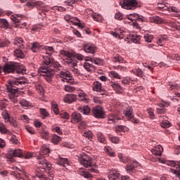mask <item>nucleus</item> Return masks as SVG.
Instances as JSON below:
<instances>
[{
	"mask_svg": "<svg viewBox=\"0 0 180 180\" xmlns=\"http://www.w3.org/2000/svg\"><path fill=\"white\" fill-rule=\"evenodd\" d=\"M114 60L115 63H123V58L122 56H115Z\"/></svg>",
	"mask_w": 180,
	"mask_h": 180,
	"instance_id": "obj_61",
	"label": "nucleus"
},
{
	"mask_svg": "<svg viewBox=\"0 0 180 180\" xmlns=\"http://www.w3.org/2000/svg\"><path fill=\"white\" fill-rule=\"evenodd\" d=\"M123 113L126 117H128V119H133V117H134V115H133V108L130 106L127 107L123 111Z\"/></svg>",
	"mask_w": 180,
	"mask_h": 180,
	"instance_id": "obj_16",
	"label": "nucleus"
},
{
	"mask_svg": "<svg viewBox=\"0 0 180 180\" xmlns=\"http://www.w3.org/2000/svg\"><path fill=\"white\" fill-rule=\"evenodd\" d=\"M31 30H32V32H40V30H41V26L33 25Z\"/></svg>",
	"mask_w": 180,
	"mask_h": 180,
	"instance_id": "obj_57",
	"label": "nucleus"
},
{
	"mask_svg": "<svg viewBox=\"0 0 180 180\" xmlns=\"http://www.w3.org/2000/svg\"><path fill=\"white\" fill-rule=\"evenodd\" d=\"M77 95L75 94H66L63 101L65 103H73V102H77Z\"/></svg>",
	"mask_w": 180,
	"mask_h": 180,
	"instance_id": "obj_12",
	"label": "nucleus"
},
{
	"mask_svg": "<svg viewBox=\"0 0 180 180\" xmlns=\"http://www.w3.org/2000/svg\"><path fill=\"white\" fill-rule=\"evenodd\" d=\"M120 176V174L117 172L116 170H112L110 172V175H108L109 180H119V177Z\"/></svg>",
	"mask_w": 180,
	"mask_h": 180,
	"instance_id": "obj_20",
	"label": "nucleus"
},
{
	"mask_svg": "<svg viewBox=\"0 0 180 180\" xmlns=\"http://www.w3.org/2000/svg\"><path fill=\"white\" fill-rule=\"evenodd\" d=\"M59 165H61L62 167L70 165V164H68V160L67 158H61L59 161Z\"/></svg>",
	"mask_w": 180,
	"mask_h": 180,
	"instance_id": "obj_42",
	"label": "nucleus"
},
{
	"mask_svg": "<svg viewBox=\"0 0 180 180\" xmlns=\"http://www.w3.org/2000/svg\"><path fill=\"white\" fill-rule=\"evenodd\" d=\"M60 117H62L63 119L68 120V119H70V114H68V112H60Z\"/></svg>",
	"mask_w": 180,
	"mask_h": 180,
	"instance_id": "obj_55",
	"label": "nucleus"
},
{
	"mask_svg": "<svg viewBox=\"0 0 180 180\" xmlns=\"http://www.w3.org/2000/svg\"><path fill=\"white\" fill-rule=\"evenodd\" d=\"M86 61H91V63L96 64V65H103V61L102 60V59L99 58L87 57V58L86 59Z\"/></svg>",
	"mask_w": 180,
	"mask_h": 180,
	"instance_id": "obj_15",
	"label": "nucleus"
},
{
	"mask_svg": "<svg viewBox=\"0 0 180 180\" xmlns=\"http://www.w3.org/2000/svg\"><path fill=\"white\" fill-rule=\"evenodd\" d=\"M23 39L19 37V38H16L14 40L13 44L14 46H18L17 49H25V46H23Z\"/></svg>",
	"mask_w": 180,
	"mask_h": 180,
	"instance_id": "obj_21",
	"label": "nucleus"
},
{
	"mask_svg": "<svg viewBox=\"0 0 180 180\" xmlns=\"http://www.w3.org/2000/svg\"><path fill=\"white\" fill-rule=\"evenodd\" d=\"M152 154L153 155H158L160 156L162 154V146L160 145H158V146H155L151 150Z\"/></svg>",
	"mask_w": 180,
	"mask_h": 180,
	"instance_id": "obj_18",
	"label": "nucleus"
},
{
	"mask_svg": "<svg viewBox=\"0 0 180 180\" xmlns=\"http://www.w3.org/2000/svg\"><path fill=\"white\" fill-rule=\"evenodd\" d=\"M3 118L6 123H9V122H11V117H9V113H8V112H3Z\"/></svg>",
	"mask_w": 180,
	"mask_h": 180,
	"instance_id": "obj_50",
	"label": "nucleus"
},
{
	"mask_svg": "<svg viewBox=\"0 0 180 180\" xmlns=\"http://www.w3.org/2000/svg\"><path fill=\"white\" fill-rule=\"evenodd\" d=\"M78 174L81 175V176H84V178H92V176H93L92 174H91L82 169H80L78 171Z\"/></svg>",
	"mask_w": 180,
	"mask_h": 180,
	"instance_id": "obj_24",
	"label": "nucleus"
},
{
	"mask_svg": "<svg viewBox=\"0 0 180 180\" xmlns=\"http://www.w3.org/2000/svg\"><path fill=\"white\" fill-rule=\"evenodd\" d=\"M180 98V94L179 93L175 94V96L172 98V101H173V102H179V98Z\"/></svg>",
	"mask_w": 180,
	"mask_h": 180,
	"instance_id": "obj_60",
	"label": "nucleus"
},
{
	"mask_svg": "<svg viewBox=\"0 0 180 180\" xmlns=\"http://www.w3.org/2000/svg\"><path fill=\"white\" fill-rule=\"evenodd\" d=\"M61 141V137L58 136V135H53L51 139V142L53 144H58Z\"/></svg>",
	"mask_w": 180,
	"mask_h": 180,
	"instance_id": "obj_44",
	"label": "nucleus"
},
{
	"mask_svg": "<svg viewBox=\"0 0 180 180\" xmlns=\"http://www.w3.org/2000/svg\"><path fill=\"white\" fill-rule=\"evenodd\" d=\"M97 139L100 143H105V136L102 133H98Z\"/></svg>",
	"mask_w": 180,
	"mask_h": 180,
	"instance_id": "obj_49",
	"label": "nucleus"
},
{
	"mask_svg": "<svg viewBox=\"0 0 180 180\" xmlns=\"http://www.w3.org/2000/svg\"><path fill=\"white\" fill-rule=\"evenodd\" d=\"M167 11H168V12H175L176 13H178V12H179V9H178L175 6H167Z\"/></svg>",
	"mask_w": 180,
	"mask_h": 180,
	"instance_id": "obj_53",
	"label": "nucleus"
},
{
	"mask_svg": "<svg viewBox=\"0 0 180 180\" xmlns=\"http://www.w3.org/2000/svg\"><path fill=\"white\" fill-rule=\"evenodd\" d=\"M141 39V37L140 35H133L131 38V41L135 43L136 44L140 43V40Z\"/></svg>",
	"mask_w": 180,
	"mask_h": 180,
	"instance_id": "obj_41",
	"label": "nucleus"
},
{
	"mask_svg": "<svg viewBox=\"0 0 180 180\" xmlns=\"http://www.w3.org/2000/svg\"><path fill=\"white\" fill-rule=\"evenodd\" d=\"M39 71V72H41V75L44 77L46 81L48 82H51V77L54 76V72L48 70L47 68H44V66H41Z\"/></svg>",
	"mask_w": 180,
	"mask_h": 180,
	"instance_id": "obj_8",
	"label": "nucleus"
},
{
	"mask_svg": "<svg viewBox=\"0 0 180 180\" xmlns=\"http://www.w3.org/2000/svg\"><path fill=\"white\" fill-rule=\"evenodd\" d=\"M8 123H10V124H12L13 127H18L19 126V124H18V121H16V120L14 119L10 120V121H8Z\"/></svg>",
	"mask_w": 180,
	"mask_h": 180,
	"instance_id": "obj_56",
	"label": "nucleus"
},
{
	"mask_svg": "<svg viewBox=\"0 0 180 180\" xmlns=\"http://www.w3.org/2000/svg\"><path fill=\"white\" fill-rule=\"evenodd\" d=\"M120 5L123 9H134L137 6V0H121Z\"/></svg>",
	"mask_w": 180,
	"mask_h": 180,
	"instance_id": "obj_6",
	"label": "nucleus"
},
{
	"mask_svg": "<svg viewBox=\"0 0 180 180\" xmlns=\"http://www.w3.org/2000/svg\"><path fill=\"white\" fill-rule=\"evenodd\" d=\"M159 108H157V113L159 115H162V113H165V109L164 108V104L160 103L158 104Z\"/></svg>",
	"mask_w": 180,
	"mask_h": 180,
	"instance_id": "obj_40",
	"label": "nucleus"
},
{
	"mask_svg": "<svg viewBox=\"0 0 180 180\" xmlns=\"http://www.w3.org/2000/svg\"><path fill=\"white\" fill-rule=\"evenodd\" d=\"M51 109L55 115H58L60 113V110H58V104L56 102L51 103Z\"/></svg>",
	"mask_w": 180,
	"mask_h": 180,
	"instance_id": "obj_31",
	"label": "nucleus"
},
{
	"mask_svg": "<svg viewBox=\"0 0 180 180\" xmlns=\"http://www.w3.org/2000/svg\"><path fill=\"white\" fill-rule=\"evenodd\" d=\"M26 86V80H22L20 79H16L14 80H8L6 84V89L8 92L12 95L18 93V91L23 89Z\"/></svg>",
	"mask_w": 180,
	"mask_h": 180,
	"instance_id": "obj_2",
	"label": "nucleus"
},
{
	"mask_svg": "<svg viewBox=\"0 0 180 180\" xmlns=\"http://www.w3.org/2000/svg\"><path fill=\"white\" fill-rule=\"evenodd\" d=\"M79 161L82 165H84L86 168H89V171H91V172H93L94 174H99V170L96 169V166H94L92 160L89 157L83 155L79 159Z\"/></svg>",
	"mask_w": 180,
	"mask_h": 180,
	"instance_id": "obj_4",
	"label": "nucleus"
},
{
	"mask_svg": "<svg viewBox=\"0 0 180 180\" xmlns=\"http://www.w3.org/2000/svg\"><path fill=\"white\" fill-rule=\"evenodd\" d=\"M93 90L96 92H101L102 91V84L96 82L94 83V86L93 87Z\"/></svg>",
	"mask_w": 180,
	"mask_h": 180,
	"instance_id": "obj_36",
	"label": "nucleus"
},
{
	"mask_svg": "<svg viewBox=\"0 0 180 180\" xmlns=\"http://www.w3.org/2000/svg\"><path fill=\"white\" fill-rule=\"evenodd\" d=\"M50 154V149L49 148L43 147L39 152V155L37 157V162L39 165H42L41 168L44 169L45 173H37L34 178H38L40 180H53L54 179V174L51 172V164L47 160H44V155Z\"/></svg>",
	"mask_w": 180,
	"mask_h": 180,
	"instance_id": "obj_1",
	"label": "nucleus"
},
{
	"mask_svg": "<svg viewBox=\"0 0 180 180\" xmlns=\"http://www.w3.org/2000/svg\"><path fill=\"white\" fill-rule=\"evenodd\" d=\"M158 8L159 11H167L168 9V3L165 1L158 3Z\"/></svg>",
	"mask_w": 180,
	"mask_h": 180,
	"instance_id": "obj_23",
	"label": "nucleus"
},
{
	"mask_svg": "<svg viewBox=\"0 0 180 180\" xmlns=\"http://www.w3.org/2000/svg\"><path fill=\"white\" fill-rule=\"evenodd\" d=\"M15 74H26V68H25L24 66H19V63H18V69L15 70Z\"/></svg>",
	"mask_w": 180,
	"mask_h": 180,
	"instance_id": "obj_35",
	"label": "nucleus"
},
{
	"mask_svg": "<svg viewBox=\"0 0 180 180\" xmlns=\"http://www.w3.org/2000/svg\"><path fill=\"white\" fill-rule=\"evenodd\" d=\"M8 158H13V157H18L22 158L23 157V152L20 149H15L14 150H11L8 153Z\"/></svg>",
	"mask_w": 180,
	"mask_h": 180,
	"instance_id": "obj_11",
	"label": "nucleus"
},
{
	"mask_svg": "<svg viewBox=\"0 0 180 180\" xmlns=\"http://www.w3.org/2000/svg\"><path fill=\"white\" fill-rule=\"evenodd\" d=\"M75 57L77 60H79V61H82V60H84V56H82V54L81 53H76L75 55Z\"/></svg>",
	"mask_w": 180,
	"mask_h": 180,
	"instance_id": "obj_62",
	"label": "nucleus"
},
{
	"mask_svg": "<svg viewBox=\"0 0 180 180\" xmlns=\"http://www.w3.org/2000/svg\"><path fill=\"white\" fill-rule=\"evenodd\" d=\"M58 74V77L60 78V81L63 82H67L68 84H74V80L72 79V74L67 70L62 68V70Z\"/></svg>",
	"mask_w": 180,
	"mask_h": 180,
	"instance_id": "obj_5",
	"label": "nucleus"
},
{
	"mask_svg": "<svg viewBox=\"0 0 180 180\" xmlns=\"http://www.w3.org/2000/svg\"><path fill=\"white\" fill-rule=\"evenodd\" d=\"M0 27H4V29L9 27V23H8L6 19H0Z\"/></svg>",
	"mask_w": 180,
	"mask_h": 180,
	"instance_id": "obj_34",
	"label": "nucleus"
},
{
	"mask_svg": "<svg viewBox=\"0 0 180 180\" xmlns=\"http://www.w3.org/2000/svg\"><path fill=\"white\" fill-rule=\"evenodd\" d=\"M132 72H134L135 75H136V77H140L141 78H143L144 77V72H143V70H141V69L140 68L132 70Z\"/></svg>",
	"mask_w": 180,
	"mask_h": 180,
	"instance_id": "obj_33",
	"label": "nucleus"
},
{
	"mask_svg": "<svg viewBox=\"0 0 180 180\" xmlns=\"http://www.w3.org/2000/svg\"><path fill=\"white\" fill-rule=\"evenodd\" d=\"M40 134L42 137V139H44V140H49V137H50V133H49V131L43 129L41 131H40Z\"/></svg>",
	"mask_w": 180,
	"mask_h": 180,
	"instance_id": "obj_29",
	"label": "nucleus"
},
{
	"mask_svg": "<svg viewBox=\"0 0 180 180\" xmlns=\"http://www.w3.org/2000/svg\"><path fill=\"white\" fill-rule=\"evenodd\" d=\"M40 114L44 116L43 119H46L49 116V112L44 108L39 109Z\"/></svg>",
	"mask_w": 180,
	"mask_h": 180,
	"instance_id": "obj_51",
	"label": "nucleus"
},
{
	"mask_svg": "<svg viewBox=\"0 0 180 180\" xmlns=\"http://www.w3.org/2000/svg\"><path fill=\"white\" fill-rule=\"evenodd\" d=\"M18 66L19 63H5L3 69L4 72L6 74H16V70H18Z\"/></svg>",
	"mask_w": 180,
	"mask_h": 180,
	"instance_id": "obj_7",
	"label": "nucleus"
},
{
	"mask_svg": "<svg viewBox=\"0 0 180 180\" xmlns=\"http://www.w3.org/2000/svg\"><path fill=\"white\" fill-rule=\"evenodd\" d=\"M11 41L8 39H0V47H8Z\"/></svg>",
	"mask_w": 180,
	"mask_h": 180,
	"instance_id": "obj_38",
	"label": "nucleus"
},
{
	"mask_svg": "<svg viewBox=\"0 0 180 180\" xmlns=\"http://www.w3.org/2000/svg\"><path fill=\"white\" fill-rule=\"evenodd\" d=\"M13 55L15 57H17V58H25V53H23V51L19 48H17V49L14 51Z\"/></svg>",
	"mask_w": 180,
	"mask_h": 180,
	"instance_id": "obj_26",
	"label": "nucleus"
},
{
	"mask_svg": "<svg viewBox=\"0 0 180 180\" xmlns=\"http://www.w3.org/2000/svg\"><path fill=\"white\" fill-rule=\"evenodd\" d=\"M65 91L66 92H74V91H75V87L71 85H65Z\"/></svg>",
	"mask_w": 180,
	"mask_h": 180,
	"instance_id": "obj_52",
	"label": "nucleus"
},
{
	"mask_svg": "<svg viewBox=\"0 0 180 180\" xmlns=\"http://www.w3.org/2000/svg\"><path fill=\"white\" fill-rule=\"evenodd\" d=\"M125 169L127 174L133 175L136 172V165L134 163H130L126 165Z\"/></svg>",
	"mask_w": 180,
	"mask_h": 180,
	"instance_id": "obj_17",
	"label": "nucleus"
},
{
	"mask_svg": "<svg viewBox=\"0 0 180 180\" xmlns=\"http://www.w3.org/2000/svg\"><path fill=\"white\" fill-rule=\"evenodd\" d=\"M143 39L146 43H151V41H153V39H154V37L150 34H146L144 35Z\"/></svg>",
	"mask_w": 180,
	"mask_h": 180,
	"instance_id": "obj_43",
	"label": "nucleus"
},
{
	"mask_svg": "<svg viewBox=\"0 0 180 180\" xmlns=\"http://www.w3.org/2000/svg\"><path fill=\"white\" fill-rule=\"evenodd\" d=\"M77 110L83 113V115H89L91 113V108L88 105L79 106L77 108Z\"/></svg>",
	"mask_w": 180,
	"mask_h": 180,
	"instance_id": "obj_19",
	"label": "nucleus"
},
{
	"mask_svg": "<svg viewBox=\"0 0 180 180\" xmlns=\"http://www.w3.org/2000/svg\"><path fill=\"white\" fill-rule=\"evenodd\" d=\"M167 165H169L170 167H176V169L180 168V160L169 162Z\"/></svg>",
	"mask_w": 180,
	"mask_h": 180,
	"instance_id": "obj_45",
	"label": "nucleus"
},
{
	"mask_svg": "<svg viewBox=\"0 0 180 180\" xmlns=\"http://www.w3.org/2000/svg\"><path fill=\"white\" fill-rule=\"evenodd\" d=\"M109 75L111 78H116L117 79H120V78H122L120 75L115 71L110 72Z\"/></svg>",
	"mask_w": 180,
	"mask_h": 180,
	"instance_id": "obj_46",
	"label": "nucleus"
},
{
	"mask_svg": "<svg viewBox=\"0 0 180 180\" xmlns=\"http://www.w3.org/2000/svg\"><path fill=\"white\" fill-rule=\"evenodd\" d=\"M92 113L96 119H105V110L101 105H97L92 109Z\"/></svg>",
	"mask_w": 180,
	"mask_h": 180,
	"instance_id": "obj_9",
	"label": "nucleus"
},
{
	"mask_svg": "<svg viewBox=\"0 0 180 180\" xmlns=\"http://www.w3.org/2000/svg\"><path fill=\"white\" fill-rule=\"evenodd\" d=\"M115 19H116L117 20H122L123 14H122V13H120V12H117L115 15Z\"/></svg>",
	"mask_w": 180,
	"mask_h": 180,
	"instance_id": "obj_54",
	"label": "nucleus"
},
{
	"mask_svg": "<svg viewBox=\"0 0 180 180\" xmlns=\"http://www.w3.org/2000/svg\"><path fill=\"white\" fill-rule=\"evenodd\" d=\"M14 169H16V171H13L12 175L15 176L17 179H22V176L26 175V172L23 169H20L18 167H14Z\"/></svg>",
	"mask_w": 180,
	"mask_h": 180,
	"instance_id": "obj_13",
	"label": "nucleus"
},
{
	"mask_svg": "<svg viewBox=\"0 0 180 180\" xmlns=\"http://www.w3.org/2000/svg\"><path fill=\"white\" fill-rule=\"evenodd\" d=\"M104 150L107 153L108 155H109L110 157H115L116 153H115V152H113V150L111 149L110 147H105Z\"/></svg>",
	"mask_w": 180,
	"mask_h": 180,
	"instance_id": "obj_37",
	"label": "nucleus"
},
{
	"mask_svg": "<svg viewBox=\"0 0 180 180\" xmlns=\"http://www.w3.org/2000/svg\"><path fill=\"white\" fill-rule=\"evenodd\" d=\"M82 116L78 112H73L72 114V118H71V122L73 124L75 123H79V122H82Z\"/></svg>",
	"mask_w": 180,
	"mask_h": 180,
	"instance_id": "obj_14",
	"label": "nucleus"
},
{
	"mask_svg": "<svg viewBox=\"0 0 180 180\" xmlns=\"http://www.w3.org/2000/svg\"><path fill=\"white\" fill-rule=\"evenodd\" d=\"M35 89L37 91H39V92H41V91H43V86L39 84H36Z\"/></svg>",
	"mask_w": 180,
	"mask_h": 180,
	"instance_id": "obj_64",
	"label": "nucleus"
},
{
	"mask_svg": "<svg viewBox=\"0 0 180 180\" xmlns=\"http://www.w3.org/2000/svg\"><path fill=\"white\" fill-rule=\"evenodd\" d=\"M83 136L87 140H91L92 139V132L90 130H86L83 132Z\"/></svg>",
	"mask_w": 180,
	"mask_h": 180,
	"instance_id": "obj_39",
	"label": "nucleus"
},
{
	"mask_svg": "<svg viewBox=\"0 0 180 180\" xmlns=\"http://www.w3.org/2000/svg\"><path fill=\"white\" fill-rule=\"evenodd\" d=\"M110 86L117 92V94H122V91H123V88L120 86V85L117 83H115L113 82H111L110 83Z\"/></svg>",
	"mask_w": 180,
	"mask_h": 180,
	"instance_id": "obj_22",
	"label": "nucleus"
},
{
	"mask_svg": "<svg viewBox=\"0 0 180 180\" xmlns=\"http://www.w3.org/2000/svg\"><path fill=\"white\" fill-rule=\"evenodd\" d=\"M40 49V44L38 42H34L32 44L31 50L33 53H37Z\"/></svg>",
	"mask_w": 180,
	"mask_h": 180,
	"instance_id": "obj_30",
	"label": "nucleus"
},
{
	"mask_svg": "<svg viewBox=\"0 0 180 180\" xmlns=\"http://www.w3.org/2000/svg\"><path fill=\"white\" fill-rule=\"evenodd\" d=\"M84 50L86 53H89L90 54H94L96 51L95 47L89 44L84 45Z\"/></svg>",
	"mask_w": 180,
	"mask_h": 180,
	"instance_id": "obj_25",
	"label": "nucleus"
},
{
	"mask_svg": "<svg viewBox=\"0 0 180 180\" xmlns=\"http://www.w3.org/2000/svg\"><path fill=\"white\" fill-rule=\"evenodd\" d=\"M165 41H167V37H160L158 38V44H159V46H162V44H165Z\"/></svg>",
	"mask_w": 180,
	"mask_h": 180,
	"instance_id": "obj_47",
	"label": "nucleus"
},
{
	"mask_svg": "<svg viewBox=\"0 0 180 180\" xmlns=\"http://www.w3.org/2000/svg\"><path fill=\"white\" fill-rule=\"evenodd\" d=\"M20 105H21V106L27 107L29 106V102L25 99H22L20 101Z\"/></svg>",
	"mask_w": 180,
	"mask_h": 180,
	"instance_id": "obj_58",
	"label": "nucleus"
},
{
	"mask_svg": "<svg viewBox=\"0 0 180 180\" xmlns=\"http://www.w3.org/2000/svg\"><path fill=\"white\" fill-rule=\"evenodd\" d=\"M152 22H153L154 23H156L157 25H160L161 23H165V21L164 20V19H162V18H160L159 16H153L151 18Z\"/></svg>",
	"mask_w": 180,
	"mask_h": 180,
	"instance_id": "obj_28",
	"label": "nucleus"
},
{
	"mask_svg": "<svg viewBox=\"0 0 180 180\" xmlns=\"http://www.w3.org/2000/svg\"><path fill=\"white\" fill-rule=\"evenodd\" d=\"M43 65L42 67L46 68L49 71H53V74H56V71L58 72L60 70H63V66L60 64V63L57 61H53V58L50 56H44L43 60Z\"/></svg>",
	"mask_w": 180,
	"mask_h": 180,
	"instance_id": "obj_3",
	"label": "nucleus"
},
{
	"mask_svg": "<svg viewBox=\"0 0 180 180\" xmlns=\"http://www.w3.org/2000/svg\"><path fill=\"white\" fill-rule=\"evenodd\" d=\"M84 68L86 70L89 72H92L95 71V66L89 63H84Z\"/></svg>",
	"mask_w": 180,
	"mask_h": 180,
	"instance_id": "obj_27",
	"label": "nucleus"
},
{
	"mask_svg": "<svg viewBox=\"0 0 180 180\" xmlns=\"http://www.w3.org/2000/svg\"><path fill=\"white\" fill-rule=\"evenodd\" d=\"M130 17H128L127 19L130 20L131 22H136V20H138L139 17L140 16L139 14L134 13L129 14Z\"/></svg>",
	"mask_w": 180,
	"mask_h": 180,
	"instance_id": "obj_32",
	"label": "nucleus"
},
{
	"mask_svg": "<svg viewBox=\"0 0 180 180\" xmlns=\"http://www.w3.org/2000/svg\"><path fill=\"white\" fill-rule=\"evenodd\" d=\"M160 126L161 127H163V129H168V127H171V123L167 120H165L160 123Z\"/></svg>",
	"mask_w": 180,
	"mask_h": 180,
	"instance_id": "obj_48",
	"label": "nucleus"
},
{
	"mask_svg": "<svg viewBox=\"0 0 180 180\" xmlns=\"http://www.w3.org/2000/svg\"><path fill=\"white\" fill-rule=\"evenodd\" d=\"M110 141L112 143H114L115 144H118L119 141H120L119 137L117 136H113L110 139Z\"/></svg>",
	"mask_w": 180,
	"mask_h": 180,
	"instance_id": "obj_59",
	"label": "nucleus"
},
{
	"mask_svg": "<svg viewBox=\"0 0 180 180\" xmlns=\"http://www.w3.org/2000/svg\"><path fill=\"white\" fill-rule=\"evenodd\" d=\"M38 18L39 19H44V18H46V13H44V11H41L38 13Z\"/></svg>",
	"mask_w": 180,
	"mask_h": 180,
	"instance_id": "obj_63",
	"label": "nucleus"
},
{
	"mask_svg": "<svg viewBox=\"0 0 180 180\" xmlns=\"http://www.w3.org/2000/svg\"><path fill=\"white\" fill-rule=\"evenodd\" d=\"M60 55L65 57V60H68V63L69 64H72L73 67H77V63L72 61V59L74 58V55L72 53L66 51H61Z\"/></svg>",
	"mask_w": 180,
	"mask_h": 180,
	"instance_id": "obj_10",
	"label": "nucleus"
}]
</instances>
